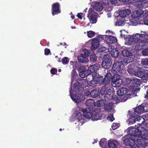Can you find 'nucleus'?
Segmentation results:
<instances>
[{"instance_id": "obj_56", "label": "nucleus", "mask_w": 148, "mask_h": 148, "mask_svg": "<svg viewBox=\"0 0 148 148\" xmlns=\"http://www.w3.org/2000/svg\"><path fill=\"white\" fill-rule=\"evenodd\" d=\"M111 3L112 4H115L117 2V0H110Z\"/></svg>"}, {"instance_id": "obj_6", "label": "nucleus", "mask_w": 148, "mask_h": 148, "mask_svg": "<svg viewBox=\"0 0 148 148\" xmlns=\"http://www.w3.org/2000/svg\"><path fill=\"white\" fill-rule=\"evenodd\" d=\"M100 67L99 64H96L94 65L90 66L88 69L86 70L80 71L79 73V75L82 78H84L88 76V75L96 70H97Z\"/></svg>"}, {"instance_id": "obj_14", "label": "nucleus", "mask_w": 148, "mask_h": 148, "mask_svg": "<svg viewBox=\"0 0 148 148\" xmlns=\"http://www.w3.org/2000/svg\"><path fill=\"white\" fill-rule=\"evenodd\" d=\"M145 112H148V104L144 106L142 105L136 107L134 110V112L132 114H135L136 116L141 113Z\"/></svg>"}, {"instance_id": "obj_49", "label": "nucleus", "mask_w": 148, "mask_h": 148, "mask_svg": "<svg viewBox=\"0 0 148 148\" xmlns=\"http://www.w3.org/2000/svg\"><path fill=\"white\" fill-rule=\"evenodd\" d=\"M144 14L143 16L144 18H148V10L145 12L144 11Z\"/></svg>"}, {"instance_id": "obj_25", "label": "nucleus", "mask_w": 148, "mask_h": 148, "mask_svg": "<svg viewBox=\"0 0 148 148\" xmlns=\"http://www.w3.org/2000/svg\"><path fill=\"white\" fill-rule=\"evenodd\" d=\"M112 75L110 73H107L103 81V83L105 85L108 84L111 79Z\"/></svg>"}, {"instance_id": "obj_24", "label": "nucleus", "mask_w": 148, "mask_h": 148, "mask_svg": "<svg viewBox=\"0 0 148 148\" xmlns=\"http://www.w3.org/2000/svg\"><path fill=\"white\" fill-rule=\"evenodd\" d=\"M119 145V142L116 140L110 141L108 143V145L110 148H117Z\"/></svg>"}, {"instance_id": "obj_64", "label": "nucleus", "mask_w": 148, "mask_h": 148, "mask_svg": "<svg viewBox=\"0 0 148 148\" xmlns=\"http://www.w3.org/2000/svg\"><path fill=\"white\" fill-rule=\"evenodd\" d=\"M87 10V9H85V10L84 11V12H86Z\"/></svg>"}, {"instance_id": "obj_13", "label": "nucleus", "mask_w": 148, "mask_h": 148, "mask_svg": "<svg viewBox=\"0 0 148 148\" xmlns=\"http://www.w3.org/2000/svg\"><path fill=\"white\" fill-rule=\"evenodd\" d=\"M83 53L80 55L78 56L77 58L78 61L82 63L87 62L89 60L88 58L89 55V51L86 49H84L82 50Z\"/></svg>"}, {"instance_id": "obj_32", "label": "nucleus", "mask_w": 148, "mask_h": 148, "mask_svg": "<svg viewBox=\"0 0 148 148\" xmlns=\"http://www.w3.org/2000/svg\"><path fill=\"white\" fill-rule=\"evenodd\" d=\"M107 144V140L105 138L101 139L99 142V145L102 148H107L106 147Z\"/></svg>"}, {"instance_id": "obj_34", "label": "nucleus", "mask_w": 148, "mask_h": 148, "mask_svg": "<svg viewBox=\"0 0 148 148\" xmlns=\"http://www.w3.org/2000/svg\"><path fill=\"white\" fill-rule=\"evenodd\" d=\"M131 116L132 117H130L127 121V123L130 125L134 123H135V117H136V116L135 115V114H132Z\"/></svg>"}, {"instance_id": "obj_33", "label": "nucleus", "mask_w": 148, "mask_h": 148, "mask_svg": "<svg viewBox=\"0 0 148 148\" xmlns=\"http://www.w3.org/2000/svg\"><path fill=\"white\" fill-rule=\"evenodd\" d=\"M105 105L104 108L108 112H112L113 111V110L112 109V103H109L108 104Z\"/></svg>"}, {"instance_id": "obj_11", "label": "nucleus", "mask_w": 148, "mask_h": 148, "mask_svg": "<svg viewBox=\"0 0 148 148\" xmlns=\"http://www.w3.org/2000/svg\"><path fill=\"white\" fill-rule=\"evenodd\" d=\"M144 11L140 9L137 10L133 12L132 14V19L130 21V22L133 23H137L138 22L139 18L143 14Z\"/></svg>"}, {"instance_id": "obj_46", "label": "nucleus", "mask_w": 148, "mask_h": 148, "mask_svg": "<svg viewBox=\"0 0 148 148\" xmlns=\"http://www.w3.org/2000/svg\"><path fill=\"white\" fill-rule=\"evenodd\" d=\"M77 16L80 19H82V17L84 16V14L82 13H78Z\"/></svg>"}, {"instance_id": "obj_26", "label": "nucleus", "mask_w": 148, "mask_h": 148, "mask_svg": "<svg viewBox=\"0 0 148 148\" xmlns=\"http://www.w3.org/2000/svg\"><path fill=\"white\" fill-rule=\"evenodd\" d=\"M97 70L95 71V72L91 73H93L92 75H91L90 74L89 75V77H92V79L94 80H98L100 81L101 78H102V77H99V74H98L96 72Z\"/></svg>"}, {"instance_id": "obj_16", "label": "nucleus", "mask_w": 148, "mask_h": 148, "mask_svg": "<svg viewBox=\"0 0 148 148\" xmlns=\"http://www.w3.org/2000/svg\"><path fill=\"white\" fill-rule=\"evenodd\" d=\"M97 14L95 13L92 8H90L88 10V17H89L91 23H95L96 22V16Z\"/></svg>"}, {"instance_id": "obj_8", "label": "nucleus", "mask_w": 148, "mask_h": 148, "mask_svg": "<svg viewBox=\"0 0 148 148\" xmlns=\"http://www.w3.org/2000/svg\"><path fill=\"white\" fill-rule=\"evenodd\" d=\"M124 68V65L122 62H116L113 64L111 71L118 74L123 73L125 72Z\"/></svg>"}, {"instance_id": "obj_37", "label": "nucleus", "mask_w": 148, "mask_h": 148, "mask_svg": "<svg viewBox=\"0 0 148 148\" xmlns=\"http://www.w3.org/2000/svg\"><path fill=\"white\" fill-rule=\"evenodd\" d=\"M122 54L124 56L128 57L131 55L132 53L127 49L123 50L122 51Z\"/></svg>"}, {"instance_id": "obj_18", "label": "nucleus", "mask_w": 148, "mask_h": 148, "mask_svg": "<svg viewBox=\"0 0 148 148\" xmlns=\"http://www.w3.org/2000/svg\"><path fill=\"white\" fill-rule=\"evenodd\" d=\"M52 14L54 15L58 14L60 12V5L58 3H56L53 4L52 5Z\"/></svg>"}, {"instance_id": "obj_29", "label": "nucleus", "mask_w": 148, "mask_h": 148, "mask_svg": "<svg viewBox=\"0 0 148 148\" xmlns=\"http://www.w3.org/2000/svg\"><path fill=\"white\" fill-rule=\"evenodd\" d=\"M130 83L135 85H139L140 84V79L137 78H130L129 79Z\"/></svg>"}, {"instance_id": "obj_15", "label": "nucleus", "mask_w": 148, "mask_h": 148, "mask_svg": "<svg viewBox=\"0 0 148 148\" xmlns=\"http://www.w3.org/2000/svg\"><path fill=\"white\" fill-rule=\"evenodd\" d=\"M127 18L125 19L124 18H121L120 19L117 20L115 23L116 25L119 26L125 25L129 26L131 25L130 22V20H128Z\"/></svg>"}, {"instance_id": "obj_30", "label": "nucleus", "mask_w": 148, "mask_h": 148, "mask_svg": "<svg viewBox=\"0 0 148 148\" xmlns=\"http://www.w3.org/2000/svg\"><path fill=\"white\" fill-rule=\"evenodd\" d=\"M95 103L93 99H89L86 100V104L87 106L89 107L87 108H92L95 105Z\"/></svg>"}, {"instance_id": "obj_3", "label": "nucleus", "mask_w": 148, "mask_h": 148, "mask_svg": "<svg viewBox=\"0 0 148 148\" xmlns=\"http://www.w3.org/2000/svg\"><path fill=\"white\" fill-rule=\"evenodd\" d=\"M84 116L82 115L80 112L76 114L74 117V122L77 127L83 125L86 121V118H92L93 121H96L99 119V113L100 110L95 108L93 109L90 108L82 109Z\"/></svg>"}, {"instance_id": "obj_5", "label": "nucleus", "mask_w": 148, "mask_h": 148, "mask_svg": "<svg viewBox=\"0 0 148 148\" xmlns=\"http://www.w3.org/2000/svg\"><path fill=\"white\" fill-rule=\"evenodd\" d=\"M128 72L131 75H134L142 79L145 70L144 67H143L140 64L137 62L128 66Z\"/></svg>"}, {"instance_id": "obj_19", "label": "nucleus", "mask_w": 148, "mask_h": 148, "mask_svg": "<svg viewBox=\"0 0 148 148\" xmlns=\"http://www.w3.org/2000/svg\"><path fill=\"white\" fill-rule=\"evenodd\" d=\"M105 40L106 42L108 44H112L116 43L117 40L116 38L114 36L107 35L105 36Z\"/></svg>"}, {"instance_id": "obj_38", "label": "nucleus", "mask_w": 148, "mask_h": 148, "mask_svg": "<svg viewBox=\"0 0 148 148\" xmlns=\"http://www.w3.org/2000/svg\"><path fill=\"white\" fill-rule=\"evenodd\" d=\"M99 81H100L96 79L94 80L93 79H92V80L90 81L89 85L90 86L93 87L95 86L97 82Z\"/></svg>"}, {"instance_id": "obj_27", "label": "nucleus", "mask_w": 148, "mask_h": 148, "mask_svg": "<svg viewBox=\"0 0 148 148\" xmlns=\"http://www.w3.org/2000/svg\"><path fill=\"white\" fill-rule=\"evenodd\" d=\"M128 92L127 88H120L117 91V94L119 96H123L125 95Z\"/></svg>"}, {"instance_id": "obj_4", "label": "nucleus", "mask_w": 148, "mask_h": 148, "mask_svg": "<svg viewBox=\"0 0 148 148\" xmlns=\"http://www.w3.org/2000/svg\"><path fill=\"white\" fill-rule=\"evenodd\" d=\"M148 43V32L144 31L131 36L126 41L125 44L128 45L134 44L135 49L140 51Z\"/></svg>"}, {"instance_id": "obj_60", "label": "nucleus", "mask_w": 148, "mask_h": 148, "mask_svg": "<svg viewBox=\"0 0 148 148\" xmlns=\"http://www.w3.org/2000/svg\"><path fill=\"white\" fill-rule=\"evenodd\" d=\"M98 140L97 139H95L94 140V142H92V144H94L95 143H97V141H98Z\"/></svg>"}, {"instance_id": "obj_36", "label": "nucleus", "mask_w": 148, "mask_h": 148, "mask_svg": "<svg viewBox=\"0 0 148 148\" xmlns=\"http://www.w3.org/2000/svg\"><path fill=\"white\" fill-rule=\"evenodd\" d=\"M99 94L98 91L96 90H94L91 92L90 95L93 98L97 97Z\"/></svg>"}, {"instance_id": "obj_51", "label": "nucleus", "mask_w": 148, "mask_h": 148, "mask_svg": "<svg viewBox=\"0 0 148 148\" xmlns=\"http://www.w3.org/2000/svg\"><path fill=\"white\" fill-rule=\"evenodd\" d=\"M130 95L127 94V95L124 96V99H122V101H126L128 99V97H129Z\"/></svg>"}, {"instance_id": "obj_42", "label": "nucleus", "mask_w": 148, "mask_h": 148, "mask_svg": "<svg viewBox=\"0 0 148 148\" xmlns=\"http://www.w3.org/2000/svg\"><path fill=\"white\" fill-rule=\"evenodd\" d=\"M120 126L119 123H113L112 125V128L113 130H115L119 127Z\"/></svg>"}, {"instance_id": "obj_45", "label": "nucleus", "mask_w": 148, "mask_h": 148, "mask_svg": "<svg viewBox=\"0 0 148 148\" xmlns=\"http://www.w3.org/2000/svg\"><path fill=\"white\" fill-rule=\"evenodd\" d=\"M141 64L144 65H147V59H143L141 61Z\"/></svg>"}, {"instance_id": "obj_21", "label": "nucleus", "mask_w": 148, "mask_h": 148, "mask_svg": "<svg viewBox=\"0 0 148 148\" xmlns=\"http://www.w3.org/2000/svg\"><path fill=\"white\" fill-rule=\"evenodd\" d=\"M99 38H95L92 40L91 47L92 50L95 49L98 47L99 45Z\"/></svg>"}, {"instance_id": "obj_31", "label": "nucleus", "mask_w": 148, "mask_h": 148, "mask_svg": "<svg viewBox=\"0 0 148 148\" xmlns=\"http://www.w3.org/2000/svg\"><path fill=\"white\" fill-rule=\"evenodd\" d=\"M107 101L105 99L104 100H98L97 102L95 103V105L98 107L103 106L106 104V101Z\"/></svg>"}, {"instance_id": "obj_39", "label": "nucleus", "mask_w": 148, "mask_h": 148, "mask_svg": "<svg viewBox=\"0 0 148 148\" xmlns=\"http://www.w3.org/2000/svg\"><path fill=\"white\" fill-rule=\"evenodd\" d=\"M108 48V49H106L105 47H101L99 49V51L101 53H106V54L108 55L109 54V52Z\"/></svg>"}, {"instance_id": "obj_12", "label": "nucleus", "mask_w": 148, "mask_h": 148, "mask_svg": "<svg viewBox=\"0 0 148 148\" xmlns=\"http://www.w3.org/2000/svg\"><path fill=\"white\" fill-rule=\"evenodd\" d=\"M112 64V61L110 56L106 54L104 55L102 63V66L104 69H108L110 68Z\"/></svg>"}, {"instance_id": "obj_1", "label": "nucleus", "mask_w": 148, "mask_h": 148, "mask_svg": "<svg viewBox=\"0 0 148 148\" xmlns=\"http://www.w3.org/2000/svg\"><path fill=\"white\" fill-rule=\"evenodd\" d=\"M129 135L123 139V143L131 148H139L140 145L145 147L148 145V143L144 139H148V131L141 126L137 128L132 127H128L126 130Z\"/></svg>"}, {"instance_id": "obj_62", "label": "nucleus", "mask_w": 148, "mask_h": 148, "mask_svg": "<svg viewBox=\"0 0 148 148\" xmlns=\"http://www.w3.org/2000/svg\"><path fill=\"white\" fill-rule=\"evenodd\" d=\"M71 28H72V29H75V27H73V26H72L71 27Z\"/></svg>"}, {"instance_id": "obj_48", "label": "nucleus", "mask_w": 148, "mask_h": 148, "mask_svg": "<svg viewBox=\"0 0 148 148\" xmlns=\"http://www.w3.org/2000/svg\"><path fill=\"white\" fill-rule=\"evenodd\" d=\"M143 80H148V73L147 74H144V76L142 78Z\"/></svg>"}, {"instance_id": "obj_52", "label": "nucleus", "mask_w": 148, "mask_h": 148, "mask_svg": "<svg viewBox=\"0 0 148 148\" xmlns=\"http://www.w3.org/2000/svg\"><path fill=\"white\" fill-rule=\"evenodd\" d=\"M50 53V50L49 49H46L45 50V55H48Z\"/></svg>"}, {"instance_id": "obj_47", "label": "nucleus", "mask_w": 148, "mask_h": 148, "mask_svg": "<svg viewBox=\"0 0 148 148\" xmlns=\"http://www.w3.org/2000/svg\"><path fill=\"white\" fill-rule=\"evenodd\" d=\"M120 32H121V37L124 36H125V33H127V32H126L124 30H121L120 31Z\"/></svg>"}, {"instance_id": "obj_59", "label": "nucleus", "mask_w": 148, "mask_h": 148, "mask_svg": "<svg viewBox=\"0 0 148 148\" xmlns=\"http://www.w3.org/2000/svg\"><path fill=\"white\" fill-rule=\"evenodd\" d=\"M146 93V95L145 96V97H148V89Z\"/></svg>"}, {"instance_id": "obj_17", "label": "nucleus", "mask_w": 148, "mask_h": 148, "mask_svg": "<svg viewBox=\"0 0 148 148\" xmlns=\"http://www.w3.org/2000/svg\"><path fill=\"white\" fill-rule=\"evenodd\" d=\"M108 50L109 53H110L112 57L116 58L118 56L119 52L118 50L114 48L113 46L109 45Z\"/></svg>"}, {"instance_id": "obj_53", "label": "nucleus", "mask_w": 148, "mask_h": 148, "mask_svg": "<svg viewBox=\"0 0 148 148\" xmlns=\"http://www.w3.org/2000/svg\"><path fill=\"white\" fill-rule=\"evenodd\" d=\"M91 92L87 90L85 92V95L86 96H88L90 95Z\"/></svg>"}, {"instance_id": "obj_44", "label": "nucleus", "mask_w": 148, "mask_h": 148, "mask_svg": "<svg viewBox=\"0 0 148 148\" xmlns=\"http://www.w3.org/2000/svg\"><path fill=\"white\" fill-rule=\"evenodd\" d=\"M107 119L108 120L110 121L111 122L114 119V118L113 117L112 114L109 115L107 117Z\"/></svg>"}, {"instance_id": "obj_23", "label": "nucleus", "mask_w": 148, "mask_h": 148, "mask_svg": "<svg viewBox=\"0 0 148 148\" xmlns=\"http://www.w3.org/2000/svg\"><path fill=\"white\" fill-rule=\"evenodd\" d=\"M102 3L104 5V10L106 11H110L112 10V7L109 4V1L108 0H102Z\"/></svg>"}, {"instance_id": "obj_28", "label": "nucleus", "mask_w": 148, "mask_h": 148, "mask_svg": "<svg viewBox=\"0 0 148 148\" xmlns=\"http://www.w3.org/2000/svg\"><path fill=\"white\" fill-rule=\"evenodd\" d=\"M135 122L136 124L141 125L145 122V119L141 116H138L137 117H135Z\"/></svg>"}, {"instance_id": "obj_40", "label": "nucleus", "mask_w": 148, "mask_h": 148, "mask_svg": "<svg viewBox=\"0 0 148 148\" xmlns=\"http://www.w3.org/2000/svg\"><path fill=\"white\" fill-rule=\"evenodd\" d=\"M87 34L88 37L90 38H91L94 37L95 35V33L92 31L87 32Z\"/></svg>"}, {"instance_id": "obj_20", "label": "nucleus", "mask_w": 148, "mask_h": 148, "mask_svg": "<svg viewBox=\"0 0 148 148\" xmlns=\"http://www.w3.org/2000/svg\"><path fill=\"white\" fill-rule=\"evenodd\" d=\"M91 6L95 10L98 11H101L103 9L102 4L96 1L92 2L91 3Z\"/></svg>"}, {"instance_id": "obj_41", "label": "nucleus", "mask_w": 148, "mask_h": 148, "mask_svg": "<svg viewBox=\"0 0 148 148\" xmlns=\"http://www.w3.org/2000/svg\"><path fill=\"white\" fill-rule=\"evenodd\" d=\"M97 57L95 54H93L91 55L90 56V60L92 62H95L97 60Z\"/></svg>"}, {"instance_id": "obj_57", "label": "nucleus", "mask_w": 148, "mask_h": 148, "mask_svg": "<svg viewBox=\"0 0 148 148\" xmlns=\"http://www.w3.org/2000/svg\"><path fill=\"white\" fill-rule=\"evenodd\" d=\"M132 1L136 2H141L142 1H143L145 0H132Z\"/></svg>"}, {"instance_id": "obj_58", "label": "nucleus", "mask_w": 148, "mask_h": 148, "mask_svg": "<svg viewBox=\"0 0 148 148\" xmlns=\"http://www.w3.org/2000/svg\"><path fill=\"white\" fill-rule=\"evenodd\" d=\"M106 33H110L111 34H113V32L110 31V30H108L106 31Z\"/></svg>"}, {"instance_id": "obj_9", "label": "nucleus", "mask_w": 148, "mask_h": 148, "mask_svg": "<svg viewBox=\"0 0 148 148\" xmlns=\"http://www.w3.org/2000/svg\"><path fill=\"white\" fill-rule=\"evenodd\" d=\"M71 68L73 69L71 72V82L72 83H73L74 81H75L77 79V74L75 70V69H78L80 66V63L77 62H70Z\"/></svg>"}, {"instance_id": "obj_63", "label": "nucleus", "mask_w": 148, "mask_h": 148, "mask_svg": "<svg viewBox=\"0 0 148 148\" xmlns=\"http://www.w3.org/2000/svg\"><path fill=\"white\" fill-rule=\"evenodd\" d=\"M61 69H58V72H61Z\"/></svg>"}, {"instance_id": "obj_43", "label": "nucleus", "mask_w": 148, "mask_h": 148, "mask_svg": "<svg viewBox=\"0 0 148 148\" xmlns=\"http://www.w3.org/2000/svg\"><path fill=\"white\" fill-rule=\"evenodd\" d=\"M62 61L63 64H67L69 62V60L66 57H64L62 59Z\"/></svg>"}, {"instance_id": "obj_61", "label": "nucleus", "mask_w": 148, "mask_h": 148, "mask_svg": "<svg viewBox=\"0 0 148 148\" xmlns=\"http://www.w3.org/2000/svg\"><path fill=\"white\" fill-rule=\"evenodd\" d=\"M74 18H75V16L74 15H72L71 16V18L72 19H74Z\"/></svg>"}, {"instance_id": "obj_7", "label": "nucleus", "mask_w": 148, "mask_h": 148, "mask_svg": "<svg viewBox=\"0 0 148 148\" xmlns=\"http://www.w3.org/2000/svg\"><path fill=\"white\" fill-rule=\"evenodd\" d=\"M113 92L111 89L105 86L101 88L100 91L102 97H104V99L106 100H110L112 99Z\"/></svg>"}, {"instance_id": "obj_10", "label": "nucleus", "mask_w": 148, "mask_h": 148, "mask_svg": "<svg viewBox=\"0 0 148 148\" xmlns=\"http://www.w3.org/2000/svg\"><path fill=\"white\" fill-rule=\"evenodd\" d=\"M122 84V80L121 75L116 74L112 77L111 84L114 87H119Z\"/></svg>"}, {"instance_id": "obj_55", "label": "nucleus", "mask_w": 148, "mask_h": 148, "mask_svg": "<svg viewBox=\"0 0 148 148\" xmlns=\"http://www.w3.org/2000/svg\"><path fill=\"white\" fill-rule=\"evenodd\" d=\"M143 22L144 24L148 25V18L144 20Z\"/></svg>"}, {"instance_id": "obj_54", "label": "nucleus", "mask_w": 148, "mask_h": 148, "mask_svg": "<svg viewBox=\"0 0 148 148\" xmlns=\"http://www.w3.org/2000/svg\"><path fill=\"white\" fill-rule=\"evenodd\" d=\"M105 11L106 12H108L107 13V15L108 16V17H110L111 16V13H110V12H111V11Z\"/></svg>"}, {"instance_id": "obj_35", "label": "nucleus", "mask_w": 148, "mask_h": 148, "mask_svg": "<svg viewBox=\"0 0 148 148\" xmlns=\"http://www.w3.org/2000/svg\"><path fill=\"white\" fill-rule=\"evenodd\" d=\"M133 60V58L131 57H128L125 58L123 61H122L124 64V65H126L130 62H132Z\"/></svg>"}, {"instance_id": "obj_22", "label": "nucleus", "mask_w": 148, "mask_h": 148, "mask_svg": "<svg viewBox=\"0 0 148 148\" xmlns=\"http://www.w3.org/2000/svg\"><path fill=\"white\" fill-rule=\"evenodd\" d=\"M130 10L127 9L120 11L119 15L120 17H122V18H124L128 16L130 14Z\"/></svg>"}, {"instance_id": "obj_50", "label": "nucleus", "mask_w": 148, "mask_h": 148, "mask_svg": "<svg viewBox=\"0 0 148 148\" xmlns=\"http://www.w3.org/2000/svg\"><path fill=\"white\" fill-rule=\"evenodd\" d=\"M57 72V70L55 68H53L51 70V73L52 74H55Z\"/></svg>"}, {"instance_id": "obj_2", "label": "nucleus", "mask_w": 148, "mask_h": 148, "mask_svg": "<svg viewBox=\"0 0 148 148\" xmlns=\"http://www.w3.org/2000/svg\"><path fill=\"white\" fill-rule=\"evenodd\" d=\"M74 81L73 83L71 81V86L70 91V97L72 100L76 103H79L84 99L82 92L88 88V83L86 79H81Z\"/></svg>"}]
</instances>
